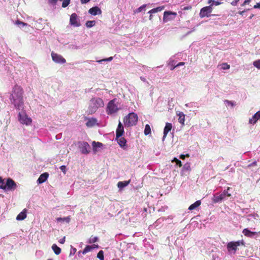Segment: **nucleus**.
Masks as SVG:
<instances>
[{"label": "nucleus", "instance_id": "f257e3e1", "mask_svg": "<svg viewBox=\"0 0 260 260\" xmlns=\"http://www.w3.org/2000/svg\"><path fill=\"white\" fill-rule=\"evenodd\" d=\"M23 94V89L20 86L15 85L13 87L10 100L11 104L18 110L24 108Z\"/></svg>", "mask_w": 260, "mask_h": 260}, {"label": "nucleus", "instance_id": "f03ea898", "mask_svg": "<svg viewBox=\"0 0 260 260\" xmlns=\"http://www.w3.org/2000/svg\"><path fill=\"white\" fill-rule=\"evenodd\" d=\"M104 103L103 100L100 98H93L89 102L88 107L89 113H94L99 108L104 107Z\"/></svg>", "mask_w": 260, "mask_h": 260}, {"label": "nucleus", "instance_id": "7ed1b4c3", "mask_svg": "<svg viewBox=\"0 0 260 260\" xmlns=\"http://www.w3.org/2000/svg\"><path fill=\"white\" fill-rule=\"evenodd\" d=\"M138 120V115L134 112L129 113L123 118V122L125 127H129L136 125Z\"/></svg>", "mask_w": 260, "mask_h": 260}, {"label": "nucleus", "instance_id": "20e7f679", "mask_svg": "<svg viewBox=\"0 0 260 260\" xmlns=\"http://www.w3.org/2000/svg\"><path fill=\"white\" fill-rule=\"evenodd\" d=\"M116 101V99H114L108 103L106 108V112L107 114L111 115L118 111V107L115 104Z\"/></svg>", "mask_w": 260, "mask_h": 260}, {"label": "nucleus", "instance_id": "39448f33", "mask_svg": "<svg viewBox=\"0 0 260 260\" xmlns=\"http://www.w3.org/2000/svg\"><path fill=\"white\" fill-rule=\"evenodd\" d=\"M213 11V8L211 6H206L202 8L200 10L199 13L201 18H204L205 17H209L211 16L210 14Z\"/></svg>", "mask_w": 260, "mask_h": 260}, {"label": "nucleus", "instance_id": "423d86ee", "mask_svg": "<svg viewBox=\"0 0 260 260\" xmlns=\"http://www.w3.org/2000/svg\"><path fill=\"white\" fill-rule=\"evenodd\" d=\"M241 245H244V242L243 240L236 242H230L227 244V249L229 251H231V250L236 251L237 249V247Z\"/></svg>", "mask_w": 260, "mask_h": 260}, {"label": "nucleus", "instance_id": "0eeeda50", "mask_svg": "<svg viewBox=\"0 0 260 260\" xmlns=\"http://www.w3.org/2000/svg\"><path fill=\"white\" fill-rule=\"evenodd\" d=\"M19 120L21 123L26 125L30 124L31 123V118L28 117L24 111L19 113Z\"/></svg>", "mask_w": 260, "mask_h": 260}, {"label": "nucleus", "instance_id": "6e6552de", "mask_svg": "<svg viewBox=\"0 0 260 260\" xmlns=\"http://www.w3.org/2000/svg\"><path fill=\"white\" fill-rule=\"evenodd\" d=\"M17 185L16 182L11 178H8L6 182L5 190L14 191L17 188Z\"/></svg>", "mask_w": 260, "mask_h": 260}, {"label": "nucleus", "instance_id": "1a4fd4ad", "mask_svg": "<svg viewBox=\"0 0 260 260\" xmlns=\"http://www.w3.org/2000/svg\"><path fill=\"white\" fill-rule=\"evenodd\" d=\"M51 57L53 61L57 63H64L66 60L61 55L52 52Z\"/></svg>", "mask_w": 260, "mask_h": 260}, {"label": "nucleus", "instance_id": "9d476101", "mask_svg": "<svg viewBox=\"0 0 260 260\" xmlns=\"http://www.w3.org/2000/svg\"><path fill=\"white\" fill-rule=\"evenodd\" d=\"M80 151L83 154H88L90 152V145L86 142H83L80 143L79 145Z\"/></svg>", "mask_w": 260, "mask_h": 260}, {"label": "nucleus", "instance_id": "9b49d317", "mask_svg": "<svg viewBox=\"0 0 260 260\" xmlns=\"http://www.w3.org/2000/svg\"><path fill=\"white\" fill-rule=\"evenodd\" d=\"M70 23L72 25L78 27L80 25V23L78 20V16L76 13H73L70 19Z\"/></svg>", "mask_w": 260, "mask_h": 260}, {"label": "nucleus", "instance_id": "f8f14e48", "mask_svg": "<svg viewBox=\"0 0 260 260\" xmlns=\"http://www.w3.org/2000/svg\"><path fill=\"white\" fill-rule=\"evenodd\" d=\"M124 133V128L121 122L119 121L116 131V138L121 137Z\"/></svg>", "mask_w": 260, "mask_h": 260}, {"label": "nucleus", "instance_id": "ddd939ff", "mask_svg": "<svg viewBox=\"0 0 260 260\" xmlns=\"http://www.w3.org/2000/svg\"><path fill=\"white\" fill-rule=\"evenodd\" d=\"M225 198V194L224 193H221V194H216L214 195L212 199V201L214 203H217L221 202L222 200L224 199Z\"/></svg>", "mask_w": 260, "mask_h": 260}, {"label": "nucleus", "instance_id": "4468645a", "mask_svg": "<svg viewBox=\"0 0 260 260\" xmlns=\"http://www.w3.org/2000/svg\"><path fill=\"white\" fill-rule=\"evenodd\" d=\"M88 12L90 14L95 16L97 15H101L102 14L101 10L97 6H95L90 8Z\"/></svg>", "mask_w": 260, "mask_h": 260}, {"label": "nucleus", "instance_id": "2eb2a0df", "mask_svg": "<svg viewBox=\"0 0 260 260\" xmlns=\"http://www.w3.org/2000/svg\"><path fill=\"white\" fill-rule=\"evenodd\" d=\"M176 15L177 14L175 12L165 11L164 13V20H170L173 19V18H172L171 17L172 15H173L174 18L176 16Z\"/></svg>", "mask_w": 260, "mask_h": 260}, {"label": "nucleus", "instance_id": "dca6fc26", "mask_svg": "<svg viewBox=\"0 0 260 260\" xmlns=\"http://www.w3.org/2000/svg\"><path fill=\"white\" fill-rule=\"evenodd\" d=\"M260 119V111L257 112L251 118L249 119V122L250 124H254Z\"/></svg>", "mask_w": 260, "mask_h": 260}, {"label": "nucleus", "instance_id": "f3484780", "mask_svg": "<svg viewBox=\"0 0 260 260\" xmlns=\"http://www.w3.org/2000/svg\"><path fill=\"white\" fill-rule=\"evenodd\" d=\"M116 139L119 146L124 149H126V140H125V139L121 137Z\"/></svg>", "mask_w": 260, "mask_h": 260}, {"label": "nucleus", "instance_id": "a211bd4d", "mask_svg": "<svg viewBox=\"0 0 260 260\" xmlns=\"http://www.w3.org/2000/svg\"><path fill=\"white\" fill-rule=\"evenodd\" d=\"M243 234L246 237H252L254 235H257V233L256 232H251L248 229H244L242 231Z\"/></svg>", "mask_w": 260, "mask_h": 260}, {"label": "nucleus", "instance_id": "6ab92c4d", "mask_svg": "<svg viewBox=\"0 0 260 260\" xmlns=\"http://www.w3.org/2000/svg\"><path fill=\"white\" fill-rule=\"evenodd\" d=\"M49 174L47 173H44L42 174L39 177L37 182L39 184L43 183L48 178Z\"/></svg>", "mask_w": 260, "mask_h": 260}, {"label": "nucleus", "instance_id": "aec40b11", "mask_svg": "<svg viewBox=\"0 0 260 260\" xmlns=\"http://www.w3.org/2000/svg\"><path fill=\"white\" fill-rule=\"evenodd\" d=\"M172 128V125L171 123H166L165 127L164 129V138L166 137L169 132L171 131Z\"/></svg>", "mask_w": 260, "mask_h": 260}, {"label": "nucleus", "instance_id": "412c9836", "mask_svg": "<svg viewBox=\"0 0 260 260\" xmlns=\"http://www.w3.org/2000/svg\"><path fill=\"white\" fill-rule=\"evenodd\" d=\"M56 221L58 222H66L69 223L71 221V216H69L63 218L58 217L56 219Z\"/></svg>", "mask_w": 260, "mask_h": 260}, {"label": "nucleus", "instance_id": "4be33fe9", "mask_svg": "<svg viewBox=\"0 0 260 260\" xmlns=\"http://www.w3.org/2000/svg\"><path fill=\"white\" fill-rule=\"evenodd\" d=\"M177 115L179 116L178 121L182 125H184L185 121V115L182 112H180Z\"/></svg>", "mask_w": 260, "mask_h": 260}, {"label": "nucleus", "instance_id": "5701e85b", "mask_svg": "<svg viewBox=\"0 0 260 260\" xmlns=\"http://www.w3.org/2000/svg\"><path fill=\"white\" fill-rule=\"evenodd\" d=\"M201 204V202L200 201H197L195 202L193 204H191L188 208V210H192L200 206Z\"/></svg>", "mask_w": 260, "mask_h": 260}, {"label": "nucleus", "instance_id": "b1692460", "mask_svg": "<svg viewBox=\"0 0 260 260\" xmlns=\"http://www.w3.org/2000/svg\"><path fill=\"white\" fill-rule=\"evenodd\" d=\"M52 249L55 254L58 255L61 252V249L57 246L56 244H54L52 246Z\"/></svg>", "mask_w": 260, "mask_h": 260}, {"label": "nucleus", "instance_id": "393cba45", "mask_svg": "<svg viewBox=\"0 0 260 260\" xmlns=\"http://www.w3.org/2000/svg\"><path fill=\"white\" fill-rule=\"evenodd\" d=\"M164 6L158 7H157L156 8H154V9H151V10H150L148 12V13L149 14L155 13H157L158 12L161 11L162 10H164Z\"/></svg>", "mask_w": 260, "mask_h": 260}, {"label": "nucleus", "instance_id": "a878e982", "mask_svg": "<svg viewBox=\"0 0 260 260\" xmlns=\"http://www.w3.org/2000/svg\"><path fill=\"white\" fill-rule=\"evenodd\" d=\"M130 182V180L125 181H120L117 184V186L120 188H122L125 186H126Z\"/></svg>", "mask_w": 260, "mask_h": 260}, {"label": "nucleus", "instance_id": "bb28decb", "mask_svg": "<svg viewBox=\"0 0 260 260\" xmlns=\"http://www.w3.org/2000/svg\"><path fill=\"white\" fill-rule=\"evenodd\" d=\"M26 217V213L24 212H21L16 217L17 220H22Z\"/></svg>", "mask_w": 260, "mask_h": 260}, {"label": "nucleus", "instance_id": "cd10ccee", "mask_svg": "<svg viewBox=\"0 0 260 260\" xmlns=\"http://www.w3.org/2000/svg\"><path fill=\"white\" fill-rule=\"evenodd\" d=\"M96 120L95 118L89 119L86 123L88 127H91L96 123Z\"/></svg>", "mask_w": 260, "mask_h": 260}, {"label": "nucleus", "instance_id": "c85d7f7f", "mask_svg": "<svg viewBox=\"0 0 260 260\" xmlns=\"http://www.w3.org/2000/svg\"><path fill=\"white\" fill-rule=\"evenodd\" d=\"M151 128L149 124H146L145 125V129H144V134L147 136L149 134H151Z\"/></svg>", "mask_w": 260, "mask_h": 260}, {"label": "nucleus", "instance_id": "c756f323", "mask_svg": "<svg viewBox=\"0 0 260 260\" xmlns=\"http://www.w3.org/2000/svg\"><path fill=\"white\" fill-rule=\"evenodd\" d=\"M91 250L92 246H91L90 245H87L85 247V248L84 249L82 252L83 254H85L86 253L88 252Z\"/></svg>", "mask_w": 260, "mask_h": 260}, {"label": "nucleus", "instance_id": "7c9ffc66", "mask_svg": "<svg viewBox=\"0 0 260 260\" xmlns=\"http://www.w3.org/2000/svg\"><path fill=\"white\" fill-rule=\"evenodd\" d=\"M6 187V183L4 181V180L0 177V188L5 190Z\"/></svg>", "mask_w": 260, "mask_h": 260}, {"label": "nucleus", "instance_id": "2f4dec72", "mask_svg": "<svg viewBox=\"0 0 260 260\" xmlns=\"http://www.w3.org/2000/svg\"><path fill=\"white\" fill-rule=\"evenodd\" d=\"M95 24V21L93 20V21H87L86 22V26L87 27H92L93 26H94Z\"/></svg>", "mask_w": 260, "mask_h": 260}, {"label": "nucleus", "instance_id": "473e14b6", "mask_svg": "<svg viewBox=\"0 0 260 260\" xmlns=\"http://www.w3.org/2000/svg\"><path fill=\"white\" fill-rule=\"evenodd\" d=\"M97 257L99 258L100 260H104V252L103 250H100L98 254H97Z\"/></svg>", "mask_w": 260, "mask_h": 260}, {"label": "nucleus", "instance_id": "72a5a7b5", "mask_svg": "<svg viewBox=\"0 0 260 260\" xmlns=\"http://www.w3.org/2000/svg\"><path fill=\"white\" fill-rule=\"evenodd\" d=\"M15 24L19 25L20 27H23V26L27 25V24L26 23L22 22V21H21L20 20H18L16 21Z\"/></svg>", "mask_w": 260, "mask_h": 260}, {"label": "nucleus", "instance_id": "f704fd0d", "mask_svg": "<svg viewBox=\"0 0 260 260\" xmlns=\"http://www.w3.org/2000/svg\"><path fill=\"white\" fill-rule=\"evenodd\" d=\"M63 2L62 3V7L66 8L67 7L70 3L71 0H62Z\"/></svg>", "mask_w": 260, "mask_h": 260}, {"label": "nucleus", "instance_id": "c9c22d12", "mask_svg": "<svg viewBox=\"0 0 260 260\" xmlns=\"http://www.w3.org/2000/svg\"><path fill=\"white\" fill-rule=\"evenodd\" d=\"M253 64L258 69H260V59L254 61L253 63Z\"/></svg>", "mask_w": 260, "mask_h": 260}, {"label": "nucleus", "instance_id": "e433bc0d", "mask_svg": "<svg viewBox=\"0 0 260 260\" xmlns=\"http://www.w3.org/2000/svg\"><path fill=\"white\" fill-rule=\"evenodd\" d=\"M98 238L97 237L91 236L90 238L89 243H94L98 241Z\"/></svg>", "mask_w": 260, "mask_h": 260}, {"label": "nucleus", "instance_id": "4c0bfd02", "mask_svg": "<svg viewBox=\"0 0 260 260\" xmlns=\"http://www.w3.org/2000/svg\"><path fill=\"white\" fill-rule=\"evenodd\" d=\"M174 60H172L171 62L169 63V66H170L171 70H173L175 68L177 67L176 64L174 63Z\"/></svg>", "mask_w": 260, "mask_h": 260}, {"label": "nucleus", "instance_id": "58836bf2", "mask_svg": "<svg viewBox=\"0 0 260 260\" xmlns=\"http://www.w3.org/2000/svg\"><path fill=\"white\" fill-rule=\"evenodd\" d=\"M222 69L223 70H228L230 68V66L227 63H223L221 64Z\"/></svg>", "mask_w": 260, "mask_h": 260}, {"label": "nucleus", "instance_id": "ea45409f", "mask_svg": "<svg viewBox=\"0 0 260 260\" xmlns=\"http://www.w3.org/2000/svg\"><path fill=\"white\" fill-rule=\"evenodd\" d=\"M173 161L176 162V165L178 166L179 167H181L182 166L181 161L180 160L178 159L177 158H174V159L173 160Z\"/></svg>", "mask_w": 260, "mask_h": 260}, {"label": "nucleus", "instance_id": "a19ab883", "mask_svg": "<svg viewBox=\"0 0 260 260\" xmlns=\"http://www.w3.org/2000/svg\"><path fill=\"white\" fill-rule=\"evenodd\" d=\"M92 145L93 147H100L103 145V144L100 142H95V141H94L92 143Z\"/></svg>", "mask_w": 260, "mask_h": 260}, {"label": "nucleus", "instance_id": "79ce46f5", "mask_svg": "<svg viewBox=\"0 0 260 260\" xmlns=\"http://www.w3.org/2000/svg\"><path fill=\"white\" fill-rule=\"evenodd\" d=\"M113 59V57H110L109 58H105L98 61V62H102V61H110Z\"/></svg>", "mask_w": 260, "mask_h": 260}, {"label": "nucleus", "instance_id": "37998d69", "mask_svg": "<svg viewBox=\"0 0 260 260\" xmlns=\"http://www.w3.org/2000/svg\"><path fill=\"white\" fill-rule=\"evenodd\" d=\"M230 189V187H228L226 190H224L222 193H224L225 194V197L227 196L228 197H230L231 196V194L228 192V190Z\"/></svg>", "mask_w": 260, "mask_h": 260}, {"label": "nucleus", "instance_id": "c03bdc74", "mask_svg": "<svg viewBox=\"0 0 260 260\" xmlns=\"http://www.w3.org/2000/svg\"><path fill=\"white\" fill-rule=\"evenodd\" d=\"M257 166V162L256 161H253V162L249 164L248 166H247V167L248 168H250L251 167H253V166Z\"/></svg>", "mask_w": 260, "mask_h": 260}, {"label": "nucleus", "instance_id": "a18cd8bd", "mask_svg": "<svg viewBox=\"0 0 260 260\" xmlns=\"http://www.w3.org/2000/svg\"><path fill=\"white\" fill-rule=\"evenodd\" d=\"M224 102L227 103L228 105H230L232 107H234L235 106V104L232 101L226 100H225Z\"/></svg>", "mask_w": 260, "mask_h": 260}, {"label": "nucleus", "instance_id": "49530a36", "mask_svg": "<svg viewBox=\"0 0 260 260\" xmlns=\"http://www.w3.org/2000/svg\"><path fill=\"white\" fill-rule=\"evenodd\" d=\"M146 7V5H142V6H141L140 7H139L138 9H137V12H140L142 11V10L143 9H144Z\"/></svg>", "mask_w": 260, "mask_h": 260}, {"label": "nucleus", "instance_id": "de8ad7c7", "mask_svg": "<svg viewBox=\"0 0 260 260\" xmlns=\"http://www.w3.org/2000/svg\"><path fill=\"white\" fill-rule=\"evenodd\" d=\"M239 1V0H234L231 3V4L233 6H235L237 5V3Z\"/></svg>", "mask_w": 260, "mask_h": 260}, {"label": "nucleus", "instance_id": "09e8293b", "mask_svg": "<svg viewBox=\"0 0 260 260\" xmlns=\"http://www.w3.org/2000/svg\"><path fill=\"white\" fill-rule=\"evenodd\" d=\"M251 0H245L243 3L241 5V6H244L247 4H249Z\"/></svg>", "mask_w": 260, "mask_h": 260}, {"label": "nucleus", "instance_id": "8fccbe9b", "mask_svg": "<svg viewBox=\"0 0 260 260\" xmlns=\"http://www.w3.org/2000/svg\"><path fill=\"white\" fill-rule=\"evenodd\" d=\"M208 3L210 4L209 6H211L213 8V6L214 5V0H208Z\"/></svg>", "mask_w": 260, "mask_h": 260}, {"label": "nucleus", "instance_id": "3c124183", "mask_svg": "<svg viewBox=\"0 0 260 260\" xmlns=\"http://www.w3.org/2000/svg\"><path fill=\"white\" fill-rule=\"evenodd\" d=\"M253 8L254 9H260V3H256L254 6H253Z\"/></svg>", "mask_w": 260, "mask_h": 260}, {"label": "nucleus", "instance_id": "603ef678", "mask_svg": "<svg viewBox=\"0 0 260 260\" xmlns=\"http://www.w3.org/2000/svg\"><path fill=\"white\" fill-rule=\"evenodd\" d=\"M185 156H187V157H189V155L188 154H187L186 155H184V154H181L180 156V158L182 159H185Z\"/></svg>", "mask_w": 260, "mask_h": 260}, {"label": "nucleus", "instance_id": "864d4df0", "mask_svg": "<svg viewBox=\"0 0 260 260\" xmlns=\"http://www.w3.org/2000/svg\"><path fill=\"white\" fill-rule=\"evenodd\" d=\"M60 169L61 170V171L65 173L66 167L65 166H61V167H60Z\"/></svg>", "mask_w": 260, "mask_h": 260}, {"label": "nucleus", "instance_id": "5fc2aeb1", "mask_svg": "<svg viewBox=\"0 0 260 260\" xmlns=\"http://www.w3.org/2000/svg\"><path fill=\"white\" fill-rule=\"evenodd\" d=\"M65 240H66V238H65V237H64L63 238L61 239L59 241V242L61 244H64V243L65 242Z\"/></svg>", "mask_w": 260, "mask_h": 260}, {"label": "nucleus", "instance_id": "6e6d98bb", "mask_svg": "<svg viewBox=\"0 0 260 260\" xmlns=\"http://www.w3.org/2000/svg\"><path fill=\"white\" fill-rule=\"evenodd\" d=\"M184 64H185V63L184 62H180L176 64V66H177V67H180L181 66H183Z\"/></svg>", "mask_w": 260, "mask_h": 260}, {"label": "nucleus", "instance_id": "4d7b16f0", "mask_svg": "<svg viewBox=\"0 0 260 260\" xmlns=\"http://www.w3.org/2000/svg\"><path fill=\"white\" fill-rule=\"evenodd\" d=\"M90 0H80L82 4H86L88 3Z\"/></svg>", "mask_w": 260, "mask_h": 260}, {"label": "nucleus", "instance_id": "13d9d810", "mask_svg": "<svg viewBox=\"0 0 260 260\" xmlns=\"http://www.w3.org/2000/svg\"><path fill=\"white\" fill-rule=\"evenodd\" d=\"M214 6H218V5H220L221 4V2H218V1L216 2V1H214Z\"/></svg>", "mask_w": 260, "mask_h": 260}, {"label": "nucleus", "instance_id": "bf43d9fd", "mask_svg": "<svg viewBox=\"0 0 260 260\" xmlns=\"http://www.w3.org/2000/svg\"><path fill=\"white\" fill-rule=\"evenodd\" d=\"M92 246V249L98 248L99 246L98 245L93 244L92 245H91Z\"/></svg>", "mask_w": 260, "mask_h": 260}, {"label": "nucleus", "instance_id": "052dcab7", "mask_svg": "<svg viewBox=\"0 0 260 260\" xmlns=\"http://www.w3.org/2000/svg\"><path fill=\"white\" fill-rule=\"evenodd\" d=\"M150 16H149V20H151L152 19V14H150Z\"/></svg>", "mask_w": 260, "mask_h": 260}, {"label": "nucleus", "instance_id": "680f3d73", "mask_svg": "<svg viewBox=\"0 0 260 260\" xmlns=\"http://www.w3.org/2000/svg\"><path fill=\"white\" fill-rule=\"evenodd\" d=\"M245 12V11H241V12H239V13L241 15H242L243 13Z\"/></svg>", "mask_w": 260, "mask_h": 260}, {"label": "nucleus", "instance_id": "e2e57ef3", "mask_svg": "<svg viewBox=\"0 0 260 260\" xmlns=\"http://www.w3.org/2000/svg\"><path fill=\"white\" fill-rule=\"evenodd\" d=\"M253 16H254V15H253V14H252V15L249 17V18H250V19H251Z\"/></svg>", "mask_w": 260, "mask_h": 260}, {"label": "nucleus", "instance_id": "0e129e2a", "mask_svg": "<svg viewBox=\"0 0 260 260\" xmlns=\"http://www.w3.org/2000/svg\"><path fill=\"white\" fill-rule=\"evenodd\" d=\"M48 260H52V259H48Z\"/></svg>", "mask_w": 260, "mask_h": 260}]
</instances>
